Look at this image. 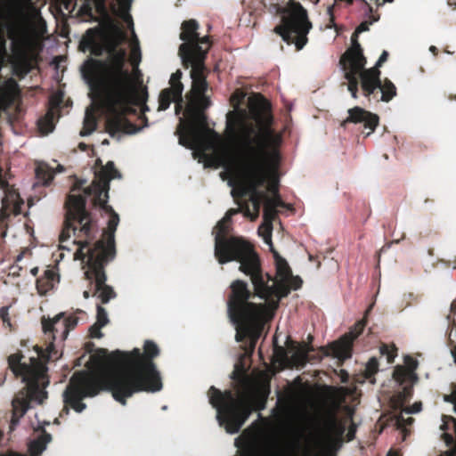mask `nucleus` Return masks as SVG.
<instances>
[{
	"mask_svg": "<svg viewBox=\"0 0 456 456\" xmlns=\"http://www.w3.org/2000/svg\"><path fill=\"white\" fill-rule=\"evenodd\" d=\"M274 118L272 106L262 95L250 105L249 117L242 114H227L226 139L224 142L225 154H222L219 147L208 148L207 142L208 132L199 128L200 141L193 144L181 145L189 149L202 151L206 159L217 166H224L236 159L240 176L244 183L240 197L248 194L253 212L248 216L256 220L262 204L266 202L267 195L259 191L267 179V167L271 160L279 158V147L281 135L273 128Z\"/></svg>",
	"mask_w": 456,
	"mask_h": 456,
	"instance_id": "1",
	"label": "nucleus"
},
{
	"mask_svg": "<svg viewBox=\"0 0 456 456\" xmlns=\"http://www.w3.org/2000/svg\"><path fill=\"white\" fill-rule=\"evenodd\" d=\"M159 354V348L151 340L144 342L143 352L134 348L130 352L110 353L105 348H98L91 358L104 369L99 373L75 372L63 393L65 404L82 412L86 407L83 399L95 396L101 391H110L122 405L136 393L160 391L161 376L153 362Z\"/></svg>",
	"mask_w": 456,
	"mask_h": 456,
	"instance_id": "2",
	"label": "nucleus"
},
{
	"mask_svg": "<svg viewBox=\"0 0 456 456\" xmlns=\"http://www.w3.org/2000/svg\"><path fill=\"white\" fill-rule=\"evenodd\" d=\"M126 39V34L115 28L102 38L107 59L88 58L81 68L83 77L96 86L103 96L108 112L105 126L111 137L118 133L132 134L140 130L126 118L127 115L135 114L134 106L139 104V98L130 72L125 68L126 51L119 48Z\"/></svg>",
	"mask_w": 456,
	"mask_h": 456,
	"instance_id": "3",
	"label": "nucleus"
},
{
	"mask_svg": "<svg viewBox=\"0 0 456 456\" xmlns=\"http://www.w3.org/2000/svg\"><path fill=\"white\" fill-rule=\"evenodd\" d=\"M240 272L250 277L254 291L242 280L233 281L227 297V314L235 326L238 342L249 340L253 351L262 334L265 322L272 319L279 301L290 293V286L277 282L268 273H264L258 254Z\"/></svg>",
	"mask_w": 456,
	"mask_h": 456,
	"instance_id": "4",
	"label": "nucleus"
},
{
	"mask_svg": "<svg viewBox=\"0 0 456 456\" xmlns=\"http://www.w3.org/2000/svg\"><path fill=\"white\" fill-rule=\"evenodd\" d=\"M199 28L200 24L194 19L184 20L181 25L180 39L183 43L179 46L178 54L183 68H191V88L185 95L189 124L180 134L179 143L189 145L199 142V128H201L209 134L205 142L208 147L217 146L220 152L225 154L224 140L217 132L208 126V117L204 112L211 104L209 98L206 95L208 88L207 81L208 69L205 61L212 42L209 36L200 37Z\"/></svg>",
	"mask_w": 456,
	"mask_h": 456,
	"instance_id": "5",
	"label": "nucleus"
},
{
	"mask_svg": "<svg viewBox=\"0 0 456 456\" xmlns=\"http://www.w3.org/2000/svg\"><path fill=\"white\" fill-rule=\"evenodd\" d=\"M121 174L115 167L113 161H110L105 169L100 173V181L97 186V193L94 196L93 203L100 207L110 215L107 230L103 232V238L97 240L92 247L91 241L95 238L97 224L86 210V198L83 194H69L65 202L67 208L64 227L60 234V242L67 240L71 233L77 238H85L77 241L78 248L75 257L85 261L86 256L103 257L113 260L116 256L115 232L119 223V216L111 206L108 205L110 182L114 178H120Z\"/></svg>",
	"mask_w": 456,
	"mask_h": 456,
	"instance_id": "6",
	"label": "nucleus"
},
{
	"mask_svg": "<svg viewBox=\"0 0 456 456\" xmlns=\"http://www.w3.org/2000/svg\"><path fill=\"white\" fill-rule=\"evenodd\" d=\"M367 59L364 55L352 56L344 60L339 59V66L344 72L341 86H346L354 99L359 97V86L362 95L368 99L379 102H390L396 95V87L394 83L386 77L381 80V71L377 68L366 69Z\"/></svg>",
	"mask_w": 456,
	"mask_h": 456,
	"instance_id": "7",
	"label": "nucleus"
},
{
	"mask_svg": "<svg viewBox=\"0 0 456 456\" xmlns=\"http://www.w3.org/2000/svg\"><path fill=\"white\" fill-rule=\"evenodd\" d=\"M208 395L210 404L216 409L220 426L229 434L238 433L254 411L265 409L266 398L260 395L222 392L211 386Z\"/></svg>",
	"mask_w": 456,
	"mask_h": 456,
	"instance_id": "8",
	"label": "nucleus"
},
{
	"mask_svg": "<svg viewBox=\"0 0 456 456\" xmlns=\"http://www.w3.org/2000/svg\"><path fill=\"white\" fill-rule=\"evenodd\" d=\"M232 231V221L217 222L213 230L215 235V257L224 265L236 261L240 263L239 270L243 264L249 263L256 255L254 246L243 237L230 235Z\"/></svg>",
	"mask_w": 456,
	"mask_h": 456,
	"instance_id": "9",
	"label": "nucleus"
},
{
	"mask_svg": "<svg viewBox=\"0 0 456 456\" xmlns=\"http://www.w3.org/2000/svg\"><path fill=\"white\" fill-rule=\"evenodd\" d=\"M281 22L273 28L288 45H295L300 51L308 42L307 35L313 28L307 11L299 2L289 1L288 5L280 9Z\"/></svg>",
	"mask_w": 456,
	"mask_h": 456,
	"instance_id": "10",
	"label": "nucleus"
},
{
	"mask_svg": "<svg viewBox=\"0 0 456 456\" xmlns=\"http://www.w3.org/2000/svg\"><path fill=\"white\" fill-rule=\"evenodd\" d=\"M366 324L365 319L358 321L347 333L331 343L329 347H321L322 354L311 356L310 353L314 350V347L304 345L294 352L292 358L297 364L300 365H305L312 359L321 361L324 356L330 355L342 360L348 359L352 356L354 341L362 333Z\"/></svg>",
	"mask_w": 456,
	"mask_h": 456,
	"instance_id": "11",
	"label": "nucleus"
},
{
	"mask_svg": "<svg viewBox=\"0 0 456 456\" xmlns=\"http://www.w3.org/2000/svg\"><path fill=\"white\" fill-rule=\"evenodd\" d=\"M244 451L241 456H296L295 447L281 446L276 441L270 439L262 425L253 422L241 434Z\"/></svg>",
	"mask_w": 456,
	"mask_h": 456,
	"instance_id": "12",
	"label": "nucleus"
},
{
	"mask_svg": "<svg viewBox=\"0 0 456 456\" xmlns=\"http://www.w3.org/2000/svg\"><path fill=\"white\" fill-rule=\"evenodd\" d=\"M21 353L12 354L8 357V365L16 378H20L32 395H43L46 397L44 388L48 385L47 368L37 357H30L29 362H22Z\"/></svg>",
	"mask_w": 456,
	"mask_h": 456,
	"instance_id": "13",
	"label": "nucleus"
},
{
	"mask_svg": "<svg viewBox=\"0 0 456 456\" xmlns=\"http://www.w3.org/2000/svg\"><path fill=\"white\" fill-rule=\"evenodd\" d=\"M111 261L96 256H86L84 261L86 267L84 273L85 279L89 281L90 286L94 283V291L92 296H96L102 304H107L110 299L117 297L113 288L106 284L107 274L105 267Z\"/></svg>",
	"mask_w": 456,
	"mask_h": 456,
	"instance_id": "14",
	"label": "nucleus"
},
{
	"mask_svg": "<svg viewBox=\"0 0 456 456\" xmlns=\"http://www.w3.org/2000/svg\"><path fill=\"white\" fill-rule=\"evenodd\" d=\"M337 411L338 405L336 404L333 408L329 409L326 411L325 418L322 422L321 435L328 443L340 440L346 431V426L338 418Z\"/></svg>",
	"mask_w": 456,
	"mask_h": 456,
	"instance_id": "15",
	"label": "nucleus"
},
{
	"mask_svg": "<svg viewBox=\"0 0 456 456\" xmlns=\"http://www.w3.org/2000/svg\"><path fill=\"white\" fill-rule=\"evenodd\" d=\"M347 113L348 116L341 122V126L346 127L348 123H362L363 127L369 130L366 136L372 134L379 124V117L375 113L364 110L363 108L355 106L349 109Z\"/></svg>",
	"mask_w": 456,
	"mask_h": 456,
	"instance_id": "16",
	"label": "nucleus"
},
{
	"mask_svg": "<svg viewBox=\"0 0 456 456\" xmlns=\"http://www.w3.org/2000/svg\"><path fill=\"white\" fill-rule=\"evenodd\" d=\"M370 15H371L370 20H365L360 23V25L355 28L354 32L352 34L351 37V46L340 56V58L346 59L348 57L352 56H361L363 55V50L358 41V35L360 33L368 31L370 28V25H371L373 22H376L379 20V15H373L372 12H369Z\"/></svg>",
	"mask_w": 456,
	"mask_h": 456,
	"instance_id": "17",
	"label": "nucleus"
},
{
	"mask_svg": "<svg viewBox=\"0 0 456 456\" xmlns=\"http://www.w3.org/2000/svg\"><path fill=\"white\" fill-rule=\"evenodd\" d=\"M79 49L84 53L89 51L92 55L96 57L102 56L106 51L104 44L96 38L95 31L93 28H89L82 37Z\"/></svg>",
	"mask_w": 456,
	"mask_h": 456,
	"instance_id": "18",
	"label": "nucleus"
},
{
	"mask_svg": "<svg viewBox=\"0 0 456 456\" xmlns=\"http://www.w3.org/2000/svg\"><path fill=\"white\" fill-rule=\"evenodd\" d=\"M64 313H60L53 318L43 316L41 318L42 330L48 338L55 341L60 339L61 341V324Z\"/></svg>",
	"mask_w": 456,
	"mask_h": 456,
	"instance_id": "19",
	"label": "nucleus"
},
{
	"mask_svg": "<svg viewBox=\"0 0 456 456\" xmlns=\"http://www.w3.org/2000/svg\"><path fill=\"white\" fill-rule=\"evenodd\" d=\"M264 240L270 246V250L273 255V258L275 261L276 272L277 275L281 277V280H288L292 276L291 269L282 256L274 249L272 239H271V232L267 231L266 234L264 235Z\"/></svg>",
	"mask_w": 456,
	"mask_h": 456,
	"instance_id": "20",
	"label": "nucleus"
},
{
	"mask_svg": "<svg viewBox=\"0 0 456 456\" xmlns=\"http://www.w3.org/2000/svg\"><path fill=\"white\" fill-rule=\"evenodd\" d=\"M175 102V111L179 113V111L183 109V96H177L175 94V91L170 88L163 89L159 96V107L158 110H166L169 108L171 102Z\"/></svg>",
	"mask_w": 456,
	"mask_h": 456,
	"instance_id": "21",
	"label": "nucleus"
},
{
	"mask_svg": "<svg viewBox=\"0 0 456 456\" xmlns=\"http://www.w3.org/2000/svg\"><path fill=\"white\" fill-rule=\"evenodd\" d=\"M59 100L57 102L53 103L51 102L52 106L48 109L47 112L44 117L39 118L38 126L39 129L45 134L52 132L54 128V118L56 116L57 107L60 104Z\"/></svg>",
	"mask_w": 456,
	"mask_h": 456,
	"instance_id": "22",
	"label": "nucleus"
},
{
	"mask_svg": "<svg viewBox=\"0 0 456 456\" xmlns=\"http://www.w3.org/2000/svg\"><path fill=\"white\" fill-rule=\"evenodd\" d=\"M52 436L45 430H43L41 435L35 440L31 441L28 444V451L30 456H39L46 449L47 444L51 442Z\"/></svg>",
	"mask_w": 456,
	"mask_h": 456,
	"instance_id": "23",
	"label": "nucleus"
},
{
	"mask_svg": "<svg viewBox=\"0 0 456 456\" xmlns=\"http://www.w3.org/2000/svg\"><path fill=\"white\" fill-rule=\"evenodd\" d=\"M233 197L236 198L235 194L232 193ZM235 202L240 206L237 208H230L223 217V223H228L232 221L233 216L243 213L244 216L248 217L250 216V208L248 202L240 203L238 199H235Z\"/></svg>",
	"mask_w": 456,
	"mask_h": 456,
	"instance_id": "24",
	"label": "nucleus"
},
{
	"mask_svg": "<svg viewBox=\"0 0 456 456\" xmlns=\"http://www.w3.org/2000/svg\"><path fill=\"white\" fill-rule=\"evenodd\" d=\"M393 378L400 385H403L413 379H417L416 374L407 370L404 366L395 367L393 372Z\"/></svg>",
	"mask_w": 456,
	"mask_h": 456,
	"instance_id": "25",
	"label": "nucleus"
},
{
	"mask_svg": "<svg viewBox=\"0 0 456 456\" xmlns=\"http://www.w3.org/2000/svg\"><path fill=\"white\" fill-rule=\"evenodd\" d=\"M278 211L272 206L270 203L265 204L264 207V220L268 223L269 227H267L265 232H261V227L258 229V232L264 237L266 234L267 231L272 232V223L277 217Z\"/></svg>",
	"mask_w": 456,
	"mask_h": 456,
	"instance_id": "26",
	"label": "nucleus"
},
{
	"mask_svg": "<svg viewBox=\"0 0 456 456\" xmlns=\"http://www.w3.org/2000/svg\"><path fill=\"white\" fill-rule=\"evenodd\" d=\"M36 177L39 181L43 182L45 185H47L53 179V174L50 167L45 164H40L36 168Z\"/></svg>",
	"mask_w": 456,
	"mask_h": 456,
	"instance_id": "27",
	"label": "nucleus"
},
{
	"mask_svg": "<svg viewBox=\"0 0 456 456\" xmlns=\"http://www.w3.org/2000/svg\"><path fill=\"white\" fill-rule=\"evenodd\" d=\"M62 322L64 323L61 324V341H64L69 333V331L76 328L78 322V318L75 315H69L68 317H63Z\"/></svg>",
	"mask_w": 456,
	"mask_h": 456,
	"instance_id": "28",
	"label": "nucleus"
},
{
	"mask_svg": "<svg viewBox=\"0 0 456 456\" xmlns=\"http://www.w3.org/2000/svg\"><path fill=\"white\" fill-rule=\"evenodd\" d=\"M110 161H108L106 163V165H102V161L101 159H97L95 160V166L100 167V169L98 171L95 172V179L93 181L92 183V185L87 187L86 189H85L84 192H85V196L86 195H94L95 196L96 193H97V186L95 185V183L100 181V173L105 169V167H107L108 163Z\"/></svg>",
	"mask_w": 456,
	"mask_h": 456,
	"instance_id": "29",
	"label": "nucleus"
},
{
	"mask_svg": "<svg viewBox=\"0 0 456 456\" xmlns=\"http://www.w3.org/2000/svg\"><path fill=\"white\" fill-rule=\"evenodd\" d=\"M182 75V71L178 69L171 75L169 80V88L173 89L175 91V94L179 97H181V94H183V85L181 82Z\"/></svg>",
	"mask_w": 456,
	"mask_h": 456,
	"instance_id": "30",
	"label": "nucleus"
},
{
	"mask_svg": "<svg viewBox=\"0 0 456 456\" xmlns=\"http://www.w3.org/2000/svg\"><path fill=\"white\" fill-rule=\"evenodd\" d=\"M97 126L96 118L93 115H89L86 113V118L84 119V126L82 130L80 131L81 136H87L92 134Z\"/></svg>",
	"mask_w": 456,
	"mask_h": 456,
	"instance_id": "31",
	"label": "nucleus"
},
{
	"mask_svg": "<svg viewBox=\"0 0 456 456\" xmlns=\"http://www.w3.org/2000/svg\"><path fill=\"white\" fill-rule=\"evenodd\" d=\"M28 406L27 403H20L19 406L13 403V411L12 416L11 419V428L16 425L19 422L20 418H21L27 411Z\"/></svg>",
	"mask_w": 456,
	"mask_h": 456,
	"instance_id": "32",
	"label": "nucleus"
},
{
	"mask_svg": "<svg viewBox=\"0 0 456 456\" xmlns=\"http://www.w3.org/2000/svg\"><path fill=\"white\" fill-rule=\"evenodd\" d=\"M118 2L120 12H121L123 19L126 21H129L132 23V17L128 13V12L131 8L132 0H118Z\"/></svg>",
	"mask_w": 456,
	"mask_h": 456,
	"instance_id": "33",
	"label": "nucleus"
},
{
	"mask_svg": "<svg viewBox=\"0 0 456 456\" xmlns=\"http://www.w3.org/2000/svg\"><path fill=\"white\" fill-rule=\"evenodd\" d=\"M379 371V361L375 357H371L367 364L365 369V376L370 379L374 376Z\"/></svg>",
	"mask_w": 456,
	"mask_h": 456,
	"instance_id": "34",
	"label": "nucleus"
},
{
	"mask_svg": "<svg viewBox=\"0 0 456 456\" xmlns=\"http://www.w3.org/2000/svg\"><path fill=\"white\" fill-rule=\"evenodd\" d=\"M53 288V283L49 282L47 279H37V289L40 295H45Z\"/></svg>",
	"mask_w": 456,
	"mask_h": 456,
	"instance_id": "35",
	"label": "nucleus"
},
{
	"mask_svg": "<svg viewBox=\"0 0 456 456\" xmlns=\"http://www.w3.org/2000/svg\"><path fill=\"white\" fill-rule=\"evenodd\" d=\"M97 322L101 325H103V326H105L109 323L108 314H107L105 308L100 305H97V314H96V322Z\"/></svg>",
	"mask_w": 456,
	"mask_h": 456,
	"instance_id": "36",
	"label": "nucleus"
},
{
	"mask_svg": "<svg viewBox=\"0 0 456 456\" xmlns=\"http://www.w3.org/2000/svg\"><path fill=\"white\" fill-rule=\"evenodd\" d=\"M380 353L381 354H386L388 362H393L395 360V357L396 356V348L394 346L392 348H389L387 345H382L380 347Z\"/></svg>",
	"mask_w": 456,
	"mask_h": 456,
	"instance_id": "37",
	"label": "nucleus"
},
{
	"mask_svg": "<svg viewBox=\"0 0 456 456\" xmlns=\"http://www.w3.org/2000/svg\"><path fill=\"white\" fill-rule=\"evenodd\" d=\"M53 342V340L50 341L46 348V355H43L46 358V361H55L59 358L58 351L55 349Z\"/></svg>",
	"mask_w": 456,
	"mask_h": 456,
	"instance_id": "38",
	"label": "nucleus"
},
{
	"mask_svg": "<svg viewBox=\"0 0 456 456\" xmlns=\"http://www.w3.org/2000/svg\"><path fill=\"white\" fill-rule=\"evenodd\" d=\"M103 325H101L97 322L93 324L89 329V335L93 338H101L103 337L102 332L101 331V329L103 328Z\"/></svg>",
	"mask_w": 456,
	"mask_h": 456,
	"instance_id": "39",
	"label": "nucleus"
},
{
	"mask_svg": "<svg viewBox=\"0 0 456 456\" xmlns=\"http://www.w3.org/2000/svg\"><path fill=\"white\" fill-rule=\"evenodd\" d=\"M404 363L406 365L405 368L407 370L411 371V373H415V370H417L419 365V362L415 358L407 355L404 358Z\"/></svg>",
	"mask_w": 456,
	"mask_h": 456,
	"instance_id": "40",
	"label": "nucleus"
},
{
	"mask_svg": "<svg viewBox=\"0 0 456 456\" xmlns=\"http://www.w3.org/2000/svg\"><path fill=\"white\" fill-rule=\"evenodd\" d=\"M275 196L271 199L267 196L266 203H270L276 209L277 207H285V203L281 200L280 195L277 192V189L274 191Z\"/></svg>",
	"mask_w": 456,
	"mask_h": 456,
	"instance_id": "41",
	"label": "nucleus"
},
{
	"mask_svg": "<svg viewBox=\"0 0 456 456\" xmlns=\"http://www.w3.org/2000/svg\"><path fill=\"white\" fill-rule=\"evenodd\" d=\"M9 308L10 306H3L0 308V318L3 321L4 324H6L9 327H11L12 324L9 316Z\"/></svg>",
	"mask_w": 456,
	"mask_h": 456,
	"instance_id": "42",
	"label": "nucleus"
},
{
	"mask_svg": "<svg viewBox=\"0 0 456 456\" xmlns=\"http://www.w3.org/2000/svg\"><path fill=\"white\" fill-rule=\"evenodd\" d=\"M388 55L389 54L387 51H383V53L379 56L378 61L376 62V64L373 68H377L378 69H379V68L382 66V64L387 61Z\"/></svg>",
	"mask_w": 456,
	"mask_h": 456,
	"instance_id": "43",
	"label": "nucleus"
},
{
	"mask_svg": "<svg viewBox=\"0 0 456 456\" xmlns=\"http://www.w3.org/2000/svg\"><path fill=\"white\" fill-rule=\"evenodd\" d=\"M133 54V64H137V62L141 60V53L139 47L134 48L132 50Z\"/></svg>",
	"mask_w": 456,
	"mask_h": 456,
	"instance_id": "44",
	"label": "nucleus"
},
{
	"mask_svg": "<svg viewBox=\"0 0 456 456\" xmlns=\"http://www.w3.org/2000/svg\"><path fill=\"white\" fill-rule=\"evenodd\" d=\"M54 276H55V273L53 271L46 270L45 272L44 276L41 277V279H47V281H49V282L53 283Z\"/></svg>",
	"mask_w": 456,
	"mask_h": 456,
	"instance_id": "45",
	"label": "nucleus"
},
{
	"mask_svg": "<svg viewBox=\"0 0 456 456\" xmlns=\"http://www.w3.org/2000/svg\"><path fill=\"white\" fill-rule=\"evenodd\" d=\"M301 285L302 280L298 277H296L293 279L290 288H292L293 289H297L301 287Z\"/></svg>",
	"mask_w": 456,
	"mask_h": 456,
	"instance_id": "46",
	"label": "nucleus"
},
{
	"mask_svg": "<svg viewBox=\"0 0 456 456\" xmlns=\"http://www.w3.org/2000/svg\"><path fill=\"white\" fill-rule=\"evenodd\" d=\"M421 410V403H415L411 409L408 411L410 413L419 412Z\"/></svg>",
	"mask_w": 456,
	"mask_h": 456,
	"instance_id": "47",
	"label": "nucleus"
},
{
	"mask_svg": "<svg viewBox=\"0 0 456 456\" xmlns=\"http://www.w3.org/2000/svg\"><path fill=\"white\" fill-rule=\"evenodd\" d=\"M95 5L99 11L105 10V0H95Z\"/></svg>",
	"mask_w": 456,
	"mask_h": 456,
	"instance_id": "48",
	"label": "nucleus"
},
{
	"mask_svg": "<svg viewBox=\"0 0 456 456\" xmlns=\"http://www.w3.org/2000/svg\"><path fill=\"white\" fill-rule=\"evenodd\" d=\"M412 393V387L411 386L404 387L403 388V396L406 398L407 396H410Z\"/></svg>",
	"mask_w": 456,
	"mask_h": 456,
	"instance_id": "49",
	"label": "nucleus"
},
{
	"mask_svg": "<svg viewBox=\"0 0 456 456\" xmlns=\"http://www.w3.org/2000/svg\"><path fill=\"white\" fill-rule=\"evenodd\" d=\"M387 456H402V453L398 450L390 449Z\"/></svg>",
	"mask_w": 456,
	"mask_h": 456,
	"instance_id": "50",
	"label": "nucleus"
},
{
	"mask_svg": "<svg viewBox=\"0 0 456 456\" xmlns=\"http://www.w3.org/2000/svg\"><path fill=\"white\" fill-rule=\"evenodd\" d=\"M91 296H92V294L90 293V291H89V290H85V291L83 292V297H84L86 299L89 298Z\"/></svg>",
	"mask_w": 456,
	"mask_h": 456,
	"instance_id": "51",
	"label": "nucleus"
},
{
	"mask_svg": "<svg viewBox=\"0 0 456 456\" xmlns=\"http://www.w3.org/2000/svg\"><path fill=\"white\" fill-rule=\"evenodd\" d=\"M79 148H80L81 150L85 151V150L86 149V143H84V142H80V143H79Z\"/></svg>",
	"mask_w": 456,
	"mask_h": 456,
	"instance_id": "52",
	"label": "nucleus"
},
{
	"mask_svg": "<svg viewBox=\"0 0 456 456\" xmlns=\"http://www.w3.org/2000/svg\"><path fill=\"white\" fill-rule=\"evenodd\" d=\"M37 271H38V270H37V267H36V268H33V269L31 270V273H32L34 276H36V275L37 274Z\"/></svg>",
	"mask_w": 456,
	"mask_h": 456,
	"instance_id": "53",
	"label": "nucleus"
},
{
	"mask_svg": "<svg viewBox=\"0 0 456 456\" xmlns=\"http://www.w3.org/2000/svg\"><path fill=\"white\" fill-rule=\"evenodd\" d=\"M430 51L433 52V53H436L437 51L436 47V46H431L430 47Z\"/></svg>",
	"mask_w": 456,
	"mask_h": 456,
	"instance_id": "54",
	"label": "nucleus"
},
{
	"mask_svg": "<svg viewBox=\"0 0 456 456\" xmlns=\"http://www.w3.org/2000/svg\"><path fill=\"white\" fill-rule=\"evenodd\" d=\"M90 346H94V344H93V343H88V344L86 345V348H87V350H90V348H89Z\"/></svg>",
	"mask_w": 456,
	"mask_h": 456,
	"instance_id": "55",
	"label": "nucleus"
},
{
	"mask_svg": "<svg viewBox=\"0 0 456 456\" xmlns=\"http://www.w3.org/2000/svg\"><path fill=\"white\" fill-rule=\"evenodd\" d=\"M454 308H456V305H455V303H452V310H454Z\"/></svg>",
	"mask_w": 456,
	"mask_h": 456,
	"instance_id": "56",
	"label": "nucleus"
},
{
	"mask_svg": "<svg viewBox=\"0 0 456 456\" xmlns=\"http://www.w3.org/2000/svg\"><path fill=\"white\" fill-rule=\"evenodd\" d=\"M408 421L411 423V421H413L412 418H409L408 419Z\"/></svg>",
	"mask_w": 456,
	"mask_h": 456,
	"instance_id": "57",
	"label": "nucleus"
},
{
	"mask_svg": "<svg viewBox=\"0 0 456 456\" xmlns=\"http://www.w3.org/2000/svg\"><path fill=\"white\" fill-rule=\"evenodd\" d=\"M401 420H403V418L402 419H398L397 422H399L401 424Z\"/></svg>",
	"mask_w": 456,
	"mask_h": 456,
	"instance_id": "58",
	"label": "nucleus"
},
{
	"mask_svg": "<svg viewBox=\"0 0 456 456\" xmlns=\"http://www.w3.org/2000/svg\"><path fill=\"white\" fill-rule=\"evenodd\" d=\"M144 118V121H145V126H147V118Z\"/></svg>",
	"mask_w": 456,
	"mask_h": 456,
	"instance_id": "59",
	"label": "nucleus"
},
{
	"mask_svg": "<svg viewBox=\"0 0 456 456\" xmlns=\"http://www.w3.org/2000/svg\"><path fill=\"white\" fill-rule=\"evenodd\" d=\"M103 143H109L108 140H104Z\"/></svg>",
	"mask_w": 456,
	"mask_h": 456,
	"instance_id": "60",
	"label": "nucleus"
}]
</instances>
